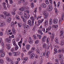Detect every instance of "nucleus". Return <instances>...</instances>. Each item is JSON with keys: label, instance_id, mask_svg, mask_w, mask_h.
Instances as JSON below:
<instances>
[{"label": "nucleus", "instance_id": "obj_1", "mask_svg": "<svg viewBox=\"0 0 64 64\" xmlns=\"http://www.w3.org/2000/svg\"><path fill=\"white\" fill-rule=\"evenodd\" d=\"M22 2L24 3V5L26 6L28 4V2L25 1V0H20L18 2V3L20 4L22 3Z\"/></svg>", "mask_w": 64, "mask_h": 64}, {"label": "nucleus", "instance_id": "obj_2", "mask_svg": "<svg viewBox=\"0 0 64 64\" xmlns=\"http://www.w3.org/2000/svg\"><path fill=\"white\" fill-rule=\"evenodd\" d=\"M63 17H64V14H62V17L59 19V24L60 25L61 24V22L63 20Z\"/></svg>", "mask_w": 64, "mask_h": 64}, {"label": "nucleus", "instance_id": "obj_3", "mask_svg": "<svg viewBox=\"0 0 64 64\" xmlns=\"http://www.w3.org/2000/svg\"><path fill=\"white\" fill-rule=\"evenodd\" d=\"M52 6L51 5H49L48 7L47 8V10L48 11L50 12L52 11Z\"/></svg>", "mask_w": 64, "mask_h": 64}, {"label": "nucleus", "instance_id": "obj_4", "mask_svg": "<svg viewBox=\"0 0 64 64\" xmlns=\"http://www.w3.org/2000/svg\"><path fill=\"white\" fill-rule=\"evenodd\" d=\"M23 40V38H22L21 39L20 41L18 42V44L20 46V48H21V44H22V40Z\"/></svg>", "mask_w": 64, "mask_h": 64}, {"label": "nucleus", "instance_id": "obj_5", "mask_svg": "<svg viewBox=\"0 0 64 64\" xmlns=\"http://www.w3.org/2000/svg\"><path fill=\"white\" fill-rule=\"evenodd\" d=\"M48 34H50V35H52V40H53V39H54V36L55 35V34H54V32H52V34L51 33V32H48Z\"/></svg>", "mask_w": 64, "mask_h": 64}, {"label": "nucleus", "instance_id": "obj_6", "mask_svg": "<svg viewBox=\"0 0 64 64\" xmlns=\"http://www.w3.org/2000/svg\"><path fill=\"white\" fill-rule=\"evenodd\" d=\"M3 13L5 16H7V17H8L9 15H10V14L9 12H3Z\"/></svg>", "mask_w": 64, "mask_h": 64}, {"label": "nucleus", "instance_id": "obj_7", "mask_svg": "<svg viewBox=\"0 0 64 64\" xmlns=\"http://www.w3.org/2000/svg\"><path fill=\"white\" fill-rule=\"evenodd\" d=\"M5 26V23L4 22H0V27H3Z\"/></svg>", "mask_w": 64, "mask_h": 64}, {"label": "nucleus", "instance_id": "obj_8", "mask_svg": "<svg viewBox=\"0 0 64 64\" xmlns=\"http://www.w3.org/2000/svg\"><path fill=\"white\" fill-rule=\"evenodd\" d=\"M30 19L32 20V24L34 23V21H35V18L33 16H31L30 18Z\"/></svg>", "mask_w": 64, "mask_h": 64}, {"label": "nucleus", "instance_id": "obj_9", "mask_svg": "<svg viewBox=\"0 0 64 64\" xmlns=\"http://www.w3.org/2000/svg\"><path fill=\"white\" fill-rule=\"evenodd\" d=\"M32 22L31 20H30L28 21V24L30 25V26H33L34 25V24H33V22H32V24H31Z\"/></svg>", "mask_w": 64, "mask_h": 64}, {"label": "nucleus", "instance_id": "obj_10", "mask_svg": "<svg viewBox=\"0 0 64 64\" xmlns=\"http://www.w3.org/2000/svg\"><path fill=\"white\" fill-rule=\"evenodd\" d=\"M28 42L29 43L31 44L33 42V40L31 39V37H29L28 39Z\"/></svg>", "mask_w": 64, "mask_h": 64}, {"label": "nucleus", "instance_id": "obj_11", "mask_svg": "<svg viewBox=\"0 0 64 64\" xmlns=\"http://www.w3.org/2000/svg\"><path fill=\"white\" fill-rule=\"evenodd\" d=\"M58 20L57 19H54L53 20V23L54 24H57Z\"/></svg>", "mask_w": 64, "mask_h": 64}, {"label": "nucleus", "instance_id": "obj_12", "mask_svg": "<svg viewBox=\"0 0 64 64\" xmlns=\"http://www.w3.org/2000/svg\"><path fill=\"white\" fill-rule=\"evenodd\" d=\"M48 24V20H46L44 22V25L45 26H47Z\"/></svg>", "mask_w": 64, "mask_h": 64}, {"label": "nucleus", "instance_id": "obj_13", "mask_svg": "<svg viewBox=\"0 0 64 64\" xmlns=\"http://www.w3.org/2000/svg\"><path fill=\"white\" fill-rule=\"evenodd\" d=\"M46 36H44L42 39V42H44L45 41H46Z\"/></svg>", "mask_w": 64, "mask_h": 64}, {"label": "nucleus", "instance_id": "obj_14", "mask_svg": "<svg viewBox=\"0 0 64 64\" xmlns=\"http://www.w3.org/2000/svg\"><path fill=\"white\" fill-rule=\"evenodd\" d=\"M51 26H50L48 28L46 29V32H47L48 31L50 30L51 29Z\"/></svg>", "mask_w": 64, "mask_h": 64}, {"label": "nucleus", "instance_id": "obj_15", "mask_svg": "<svg viewBox=\"0 0 64 64\" xmlns=\"http://www.w3.org/2000/svg\"><path fill=\"white\" fill-rule=\"evenodd\" d=\"M11 41V39L9 38H6V42H8V43H10Z\"/></svg>", "mask_w": 64, "mask_h": 64}, {"label": "nucleus", "instance_id": "obj_16", "mask_svg": "<svg viewBox=\"0 0 64 64\" xmlns=\"http://www.w3.org/2000/svg\"><path fill=\"white\" fill-rule=\"evenodd\" d=\"M35 56V54L34 53L32 54L30 56H29V57L30 58H33Z\"/></svg>", "mask_w": 64, "mask_h": 64}, {"label": "nucleus", "instance_id": "obj_17", "mask_svg": "<svg viewBox=\"0 0 64 64\" xmlns=\"http://www.w3.org/2000/svg\"><path fill=\"white\" fill-rule=\"evenodd\" d=\"M41 6L42 8H45L47 6L46 4H41Z\"/></svg>", "mask_w": 64, "mask_h": 64}, {"label": "nucleus", "instance_id": "obj_18", "mask_svg": "<svg viewBox=\"0 0 64 64\" xmlns=\"http://www.w3.org/2000/svg\"><path fill=\"white\" fill-rule=\"evenodd\" d=\"M11 18H8L6 19V21L7 22H8V23H10V21H11Z\"/></svg>", "mask_w": 64, "mask_h": 64}, {"label": "nucleus", "instance_id": "obj_19", "mask_svg": "<svg viewBox=\"0 0 64 64\" xmlns=\"http://www.w3.org/2000/svg\"><path fill=\"white\" fill-rule=\"evenodd\" d=\"M37 8H35L33 12V14H34V15H36V13H37Z\"/></svg>", "mask_w": 64, "mask_h": 64}, {"label": "nucleus", "instance_id": "obj_20", "mask_svg": "<svg viewBox=\"0 0 64 64\" xmlns=\"http://www.w3.org/2000/svg\"><path fill=\"white\" fill-rule=\"evenodd\" d=\"M63 32H60V38H63V37H64V36H63Z\"/></svg>", "mask_w": 64, "mask_h": 64}, {"label": "nucleus", "instance_id": "obj_21", "mask_svg": "<svg viewBox=\"0 0 64 64\" xmlns=\"http://www.w3.org/2000/svg\"><path fill=\"white\" fill-rule=\"evenodd\" d=\"M29 26L27 25V24H24V28H25L26 29H27L28 28H29Z\"/></svg>", "mask_w": 64, "mask_h": 64}, {"label": "nucleus", "instance_id": "obj_22", "mask_svg": "<svg viewBox=\"0 0 64 64\" xmlns=\"http://www.w3.org/2000/svg\"><path fill=\"white\" fill-rule=\"evenodd\" d=\"M52 22H53V20H52V18H50L49 20L50 24V25H51V24H52Z\"/></svg>", "mask_w": 64, "mask_h": 64}, {"label": "nucleus", "instance_id": "obj_23", "mask_svg": "<svg viewBox=\"0 0 64 64\" xmlns=\"http://www.w3.org/2000/svg\"><path fill=\"white\" fill-rule=\"evenodd\" d=\"M24 18L25 19H26L27 20L28 19H29V18H28V17L26 14H24Z\"/></svg>", "mask_w": 64, "mask_h": 64}, {"label": "nucleus", "instance_id": "obj_24", "mask_svg": "<svg viewBox=\"0 0 64 64\" xmlns=\"http://www.w3.org/2000/svg\"><path fill=\"white\" fill-rule=\"evenodd\" d=\"M36 50V48L34 47H32L31 48V52H33L34 51Z\"/></svg>", "mask_w": 64, "mask_h": 64}, {"label": "nucleus", "instance_id": "obj_25", "mask_svg": "<svg viewBox=\"0 0 64 64\" xmlns=\"http://www.w3.org/2000/svg\"><path fill=\"white\" fill-rule=\"evenodd\" d=\"M47 46V45H46V44L45 43H44L43 44V45L42 46V47L44 48H46V47Z\"/></svg>", "mask_w": 64, "mask_h": 64}, {"label": "nucleus", "instance_id": "obj_26", "mask_svg": "<svg viewBox=\"0 0 64 64\" xmlns=\"http://www.w3.org/2000/svg\"><path fill=\"white\" fill-rule=\"evenodd\" d=\"M15 40L14 39L12 40V42L13 43V45L14 46H15L16 45V43H16V42L15 41Z\"/></svg>", "mask_w": 64, "mask_h": 64}, {"label": "nucleus", "instance_id": "obj_27", "mask_svg": "<svg viewBox=\"0 0 64 64\" xmlns=\"http://www.w3.org/2000/svg\"><path fill=\"white\" fill-rule=\"evenodd\" d=\"M54 54H56L57 53V50L56 48H55L54 49Z\"/></svg>", "mask_w": 64, "mask_h": 64}, {"label": "nucleus", "instance_id": "obj_28", "mask_svg": "<svg viewBox=\"0 0 64 64\" xmlns=\"http://www.w3.org/2000/svg\"><path fill=\"white\" fill-rule=\"evenodd\" d=\"M0 18H5L6 19V18L5 16H4L3 15H0Z\"/></svg>", "mask_w": 64, "mask_h": 64}, {"label": "nucleus", "instance_id": "obj_29", "mask_svg": "<svg viewBox=\"0 0 64 64\" xmlns=\"http://www.w3.org/2000/svg\"><path fill=\"white\" fill-rule=\"evenodd\" d=\"M14 25H15V23H14V22H11V26H12V28H13V27H14Z\"/></svg>", "mask_w": 64, "mask_h": 64}, {"label": "nucleus", "instance_id": "obj_30", "mask_svg": "<svg viewBox=\"0 0 64 64\" xmlns=\"http://www.w3.org/2000/svg\"><path fill=\"white\" fill-rule=\"evenodd\" d=\"M52 26L53 28H57L58 27V26L57 25H53Z\"/></svg>", "mask_w": 64, "mask_h": 64}, {"label": "nucleus", "instance_id": "obj_31", "mask_svg": "<svg viewBox=\"0 0 64 64\" xmlns=\"http://www.w3.org/2000/svg\"><path fill=\"white\" fill-rule=\"evenodd\" d=\"M55 41L56 43L57 44H58V38H56L55 39Z\"/></svg>", "mask_w": 64, "mask_h": 64}, {"label": "nucleus", "instance_id": "obj_32", "mask_svg": "<svg viewBox=\"0 0 64 64\" xmlns=\"http://www.w3.org/2000/svg\"><path fill=\"white\" fill-rule=\"evenodd\" d=\"M30 46L29 44H27L26 46V48L28 50L30 48Z\"/></svg>", "mask_w": 64, "mask_h": 64}, {"label": "nucleus", "instance_id": "obj_33", "mask_svg": "<svg viewBox=\"0 0 64 64\" xmlns=\"http://www.w3.org/2000/svg\"><path fill=\"white\" fill-rule=\"evenodd\" d=\"M13 53L14 56H17V52H13Z\"/></svg>", "mask_w": 64, "mask_h": 64}, {"label": "nucleus", "instance_id": "obj_34", "mask_svg": "<svg viewBox=\"0 0 64 64\" xmlns=\"http://www.w3.org/2000/svg\"><path fill=\"white\" fill-rule=\"evenodd\" d=\"M1 57H4V56H5V52H3L2 54H1Z\"/></svg>", "mask_w": 64, "mask_h": 64}, {"label": "nucleus", "instance_id": "obj_35", "mask_svg": "<svg viewBox=\"0 0 64 64\" xmlns=\"http://www.w3.org/2000/svg\"><path fill=\"white\" fill-rule=\"evenodd\" d=\"M22 60H25V61H27L28 58L27 57H26L25 58H22Z\"/></svg>", "mask_w": 64, "mask_h": 64}, {"label": "nucleus", "instance_id": "obj_36", "mask_svg": "<svg viewBox=\"0 0 64 64\" xmlns=\"http://www.w3.org/2000/svg\"><path fill=\"white\" fill-rule=\"evenodd\" d=\"M18 24L19 27H21L22 26V24H21V23H18Z\"/></svg>", "mask_w": 64, "mask_h": 64}, {"label": "nucleus", "instance_id": "obj_37", "mask_svg": "<svg viewBox=\"0 0 64 64\" xmlns=\"http://www.w3.org/2000/svg\"><path fill=\"white\" fill-rule=\"evenodd\" d=\"M49 52H48L46 53V58H48L49 57Z\"/></svg>", "mask_w": 64, "mask_h": 64}, {"label": "nucleus", "instance_id": "obj_38", "mask_svg": "<svg viewBox=\"0 0 64 64\" xmlns=\"http://www.w3.org/2000/svg\"><path fill=\"white\" fill-rule=\"evenodd\" d=\"M24 8L23 7V6L22 7L20 8L19 9V10H20V11H24Z\"/></svg>", "mask_w": 64, "mask_h": 64}, {"label": "nucleus", "instance_id": "obj_39", "mask_svg": "<svg viewBox=\"0 0 64 64\" xmlns=\"http://www.w3.org/2000/svg\"><path fill=\"white\" fill-rule=\"evenodd\" d=\"M6 60L8 62H9V61H11V59L10 58H7Z\"/></svg>", "mask_w": 64, "mask_h": 64}, {"label": "nucleus", "instance_id": "obj_40", "mask_svg": "<svg viewBox=\"0 0 64 64\" xmlns=\"http://www.w3.org/2000/svg\"><path fill=\"white\" fill-rule=\"evenodd\" d=\"M16 19H18V20H19V19H20V18H19V16H18V15H17L16 16Z\"/></svg>", "mask_w": 64, "mask_h": 64}, {"label": "nucleus", "instance_id": "obj_41", "mask_svg": "<svg viewBox=\"0 0 64 64\" xmlns=\"http://www.w3.org/2000/svg\"><path fill=\"white\" fill-rule=\"evenodd\" d=\"M36 52L37 54H40V52L39 50H36Z\"/></svg>", "mask_w": 64, "mask_h": 64}, {"label": "nucleus", "instance_id": "obj_42", "mask_svg": "<svg viewBox=\"0 0 64 64\" xmlns=\"http://www.w3.org/2000/svg\"><path fill=\"white\" fill-rule=\"evenodd\" d=\"M4 62V60H3L2 59L0 60V63H1V64H3V63Z\"/></svg>", "mask_w": 64, "mask_h": 64}, {"label": "nucleus", "instance_id": "obj_43", "mask_svg": "<svg viewBox=\"0 0 64 64\" xmlns=\"http://www.w3.org/2000/svg\"><path fill=\"white\" fill-rule=\"evenodd\" d=\"M19 48V47H18V46H16L15 49V50H17L18 49V48Z\"/></svg>", "mask_w": 64, "mask_h": 64}, {"label": "nucleus", "instance_id": "obj_44", "mask_svg": "<svg viewBox=\"0 0 64 64\" xmlns=\"http://www.w3.org/2000/svg\"><path fill=\"white\" fill-rule=\"evenodd\" d=\"M39 42V41L38 40H37L35 42V44H38Z\"/></svg>", "mask_w": 64, "mask_h": 64}, {"label": "nucleus", "instance_id": "obj_45", "mask_svg": "<svg viewBox=\"0 0 64 64\" xmlns=\"http://www.w3.org/2000/svg\"><path fill=\"white\" fill-rule=\"evenodd\" d=\"M42 56H44L45 55V52H42L41 54V56H42Z\"/></svg>", "mask_w": 64, "mask_h": 64}, {"label": "nucleus", "instance_id": "obj_46", "mask_svg": "<svg viewBox=\"0 0 64 64\" xmlns=\"http://www.w3.org/2000/svg\"><path fill=\"white\" fill-rule=\"evenodd\" d=\"M50 46H51V43L50 42L48 44L47 46L48 47V48H49V47H50Z\"/></svg>", "mask_w": 64, "mask_h": 64}, {"label": "nucleus", "instance_id": "obj_47", "mask_svg": "<svg viewBox=\"0 0 64 64\" xmlns=\"http://www.w3.org/2000/svg\"><path fill=\"white\" fill-rule=\"evenodd\" d=\"M7 7L8 8H10V6L8 4V3L7 4Z\"/></svg>", "mask_w": 64, "mask_h": 64}, {"label": "nucleus", "instance_id": "obj_48", "mask_svg": "<svg viewBox=\"0 0 64 64\" xmlns=\"http://www.w3.org/2000/svg\"><path fill=\"white\" fill-rule=\"evenodd\" d=\"M37 36L38 37L39 39H40L41 38L42 36L41 35H39V34H37Z\"/></svg>", "mask_w": 64, "mask_h": 64}, {"label": "nucleus", "instance_id": "obj_49", "mask_svg": "<svg viewBox=\"0 0 64 64\" xmlns=\"http://www.w3.org/2000/svg\"><path fill=\"white\" fill-rule=\"evenodd\" d=\"M31 6L32 7V8H34V5H33V3L32 2L31 4Z\"/></svg>", "mask_w": 64, "mask_h": 64}, {"label": "nucleus", "instance_id": "obj_50", "mask_svg": "<svg viewBox=\"0 0 64 64\" xmlns=\"http://www.w3.org/2000/svg\"><path fill=\"white\" fill-rule=\"evenodd\" d=\"M2 5L4 7H6V4L5 2H3L2 3Z\"/></svg>", "mask_w": 64, "mask_h": 64}, {"label": "nucleus", "instance_id": "obj_51", "mask_svg": "<svg viewBox=\"0 0 64 64\" xmlns=\"http://www.w3.org/2000/svg\"><path fill=\"white\" fill-rule=\"evenodd\" d=\"M45 2L46 4H49V1H48V0H46Z\"/></svg>", "mask_w": 64, "mask_h": 64}, {"label": "nucleus", "instance_id": "obj_52", "mask_svg": "<svg viewBox=\"0 0 64 64\" xmlns=\"http://www.w3.org/2000/svg\"><path fill=\"white\" fill-rule=\"evenodd\" d=\"M2 48H4V43H3V42H2Z\"/></svg>", "mask_w": 64, "mask_h": 64}, {"label": "nucleus", "instance_id": "obj_53", "mask_svg": "<svg viewBox=\"0 0 64 64\" xmlns=\"http://www.w3.org/2000/svg\"><path fill=\"white\" fill-rule=\"evenodd\" d=\"M38 23H40V24H41L42 23V22H41V20H38Z\"/></svg>", "mask_w": 64, "mask_h": 64}, {"label": "nucleus", "instance_id": "obj_54", "mask_svg": "<svg viewBox=\"0 0 64 64\" xmlns=\"http://www.w3.org/2000/svg\"><path fill=\"white\" fill-rule=\"evenodd\" d=\"M54 47H56L57 48H59V46L58 45H54Z\"/></svg>", "mask_w": 64, "mask_h": 64}, {"label": "nucleus", "instance_id": "obj_55", "mask_svg": "<svg viewBox=\"0 0 64 64\" xmlns=\"http://www.w3.org/2000/svg\"><path fill=\"white\" fill-rule=\"evenodd\" d=\"M4 50V49H2V50H0V53H2L3 52H3Z\"/></svg>", "mask_w": 64, "mask_h": 64}, {"label": "nucleus", "instance_id": "obj_56", "mask_svg": "<svg viewBox=\"0 0 64 64\" xmlns=\"http://www.w3.org/2000/svg\"><path fill=\"white\" fill-rule=\"evenodd\" d=\"M13 28L12 29V32H15V28H14V27H13Z\"/></svg>", "mask_w": 64, "mask_h": 64}, {"label": "nucleus", "instance_id": "obj_57", "mask_svg": "<svg viewBox=\"0 0 64 64\" xmlns=\"http://www.w3.org/2000/svg\"><path fill=\"white\" fill-rule=\"evenodd\" d=\"M24 12H26L28 14L29 13V10H25Z\"/></svg>", "mask_w": 64, "mask_h": 64}, {"label": "nucleus", "instance_id": "obj_58", "mask_svg": "<svg viewBox=\"0 0 64 64\" xmlns=\"http://www.w3.org/2000/svg\"><path fill=\"white\" fill-rule=\"evenodd\" d=\"M18 14L19 15H22L23 14V12H19L18 13Z\"/></svg>", "mask_w": 64, "mask_h": 64}, {"label": "nucleus", "instance_id": "obj_59", "mask_svg": "<svg viewBox=\"0 0 64 64\" xmlns=\"http://www.w3.org/2000/svg\"><path fill=\"white\" fill-rule=\"evenodd\" d=\"M23 8H24V9H27V7L26 6H23Z\"/></svg>", "mask_w": 64, "mask_h": 64}, {"label": "nucleus", "instance_id": "obj_60", "mask_svg": "<svg viewBox=\"0 0 64 64\" xmlns=\"http://www.w3.org/2000/svg\"><path fill=\"white\" fill-rule=\"evenodd\" d=\"M44 16H48V13H47V12H46Z\"/></svg>", "mask_w": 64, "mask_h": 64}, {"label": "nucleus", "instance_id": "obj_61", "mask_svg": "<svg viewBox=\"0 0 64 64\" xmlns=\"http://www.w3.org/2000/svg\"><path fill=\"white\" fill-rule=\"evenodd\" d=\"M60 32H64V31L63 30L60 29L59 30Z\"/></svg>", "mask_w": 64, "mask_h": 64}, {"label": "nucleus", "instance_id": "obj_62", "mask_svg": "<svg viewBox=\"0 0 64 64\" xmlns=\"http://www.w3.org/2000/svg\"><path fill=\"white\" fill-rule=\"evenodd\" d=\"M64 43L63 42H61L60 44L61 46H62V45H63L64 44Z\"/></svg>", "mask_w": 64, "mask_h": 64}, {"label": "nucleus", "instance_id": "obj_63", "mask_svg": "<svg viewBox=\"0 0 64 64\" xmlns=\"http://www.w3.org/2000/svg\"><path fill=\"white\" fill-rule=\"evenodd\" d=\"M36 64V61H34L32 62V64Z\"/></svg>", "mask_w": 64, "mask_h": 64}, {"label": "nucleus", "instance_id": "obj_64", "mask_svg": "<svg viewBox=\"0 0 64 64\" xmlns=\"http://www.w3.org/2000/svg\"><path fill=\"white\" fill-rule=\"evenodd\" d=\"M58 53H62V50H58Z\"/></svg>", "mask_w": 64, "mask_h": 64}]
</instances>
